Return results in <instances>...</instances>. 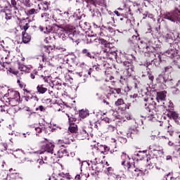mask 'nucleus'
<instances>
[{"label":"nucleus","instance_id":"1","mask_svg":"<svg viewBox=\"0 0 180 180\" xmlns=\"http://www.w3.org/2000/svg\"><path fill=\"white\" fill-rule=\"evenodd\" d=\"M4 100L6 103H8V105L12 106V108H10V110H14V113L19 110V107H18L20 101V94H19V91L12 89L8 90V92L4 94Z\"/></svg>","mask_w":180,"mask_h":180},{"label":"nucleus","instance_id":"2","mask_svg":"<svg viewBox=\"0 0 180 180\" xmlns=\"http://www.w3.org/2000/svg\"><path fill=\"white\" fill-rule=\"evenodd\" d=\"M121 158H122V160L121 164L124 167L125 169H127V174L129 178H133L134 176H139L140 175V169L136 166H134V164L130 162L129 160H130V158L129 155H126V153H122V155H121Z\"/></svg>","mask_w":180,"mask_h":180},{"label":"nucleus","instance_id":"3","mask_svg":"<svg viewBox=\"0 0 180 180\" xmlns=\"http://www.w3.org/2000/svg\"><path fill=\"white\" fill-rule=\"evenodd\" d=\"M41 144H43L41 148L44 150V151L39 150L37 152V154H44V155L48 157L50 155V154L53 155L54 147H56L54 143L50 142L45 139L44 141H41Z\"/></svg>","mask_w":180,"mask_h":180},{"label":"nucleus","instance_id":"4","mask_svg":"<svg viewBox=\"0 0 180 180\" xmlns=\"http://www.w3.org/2000/svg\"><path fill=\"white\" fill-rule=\"evenodd\" d=\"M98 160V158H95V159L91 160V162L92 164L91 169L92 171H94V172L92 173L93 175L94 174H98L99 172H101L102 169L103 168V165H102V163H101V161Z\"/></svg>","mask_w":180,"mask_h":180},{"label":"nucleus","instance_id":"5","mask_svg":"<svg viewBox=\"0 0 180 180\" xmlns=\"http://www.w3.org/2000/svg\"><path fill=\"white\" fill-rule=\"evenodd\" d=\"M91 148L92 150H97L98 155L109 151V148L103 145H100L98 146H97L96 145H91Z\"/></svg>","mask_w":180,"mask_h":180},{"label":"nucleus","instance_id":"6","mask_svg":"<svg viewBox=\"0 0 180 180\" xmlns=\"http://www.w3.org/2000/svg\"><path fill=\"white\" fill-rule=\"evenodd\" d=\"M149 148L156 158H160V157L164 155V150L155 148V146H150Z\"/></svg>","mask_w":180,"mask_h":180},{"label":"nucleus","instance_id":"7","mask_svg":"<svg viewBox=\"0 0 180 180\" xmlns=\"http://www.w3.org/2000/svg\"><path fill=\"white\" fill-rule=\"evenodd\" d=\"M165 18L171 20V22H176L178 20V12L167 13Z\"/></svg>","mask_w":180,"mask_h":180},{"label":"nucleus","instance_id":"8","mask_svg":"<svg viewBox=\"0 0 180 180\" xmlns=\"http://www.w3.org/2000/svg\"><path fill=\"white\" fill-rule=\"evenodd\" d=\"M8 54H9V52L4 51L1 54H0V64L5 68L7 65H9L8 63H5V60L6 58H8ZM2 61V62H1Z\"/></svg>","mask_w":180,"mask_h":180},{"label":"nucleus","instance_id":"9","mask_svg":"<svg viewBox=\"0 0 180 180\" xmlns=\"http://www.w3.org/2000/svg\"><path fill=\"white\" fill-rule=\"evenodd\" d=\"M44 80L45 82H52L53 85H61V80L58 78H56L55 80H53L51 79V77L48 76V77H43L41 76Z\"/></svg>","mask_w":180,"mask_h":180},{"label":"nucleus","instance_id":"10","mask_svg":"<svg viewBox=\"0 0 180 180\" xmlns=\"http://www.w3.org/2000/svg\"><path fill=\"white\" fill-rule=\"evenodd\" d=\"M105 174L108 176V180H113L115 179V174L113 172V168L108 167L107 171L105 172Z\"/></svg>","mask_w":180,"mask_h":180},{"label":"nucleus","instance_id":"11","mask_svg":"<svg viewBox=\"0 0 180 180\" xmlns=\"http://www.w3.org/2000/svg\"><path fill=\"white\" fill-rule=\"evenodd\" d=\"M167 116L169 117V119H173L176 123H178V120L179 119V114H178L175 111H169V113H167Z\"/></svg>","mask_w":180,"mask_h":180},{"label":"nucleus","instance_id":"12","mask_svg":"<svg viewBox=\"0 0 180 180\" xmlns=\"http://www.w3.org/2000/svg\"><path fill=\"white\" fill-rule=\"evenodd\" d=\"M86 137H88V133L85 130V128H82L77 135V139H79V140H85Z\"/></svg>","mask_w":180,"mask_h":180},{"label":"nucleus","instance_id":"13","mask_svg":"<svg viewBox=\"0 0 180 180\" xmlns=\"http://www.w3.org/2000/svg\"><path fill=\"white\" fill-rule=\"evenodd\" d=\"M165 98H167V91H161L158 93L156 99L158 102H162L165 101Z\"/></svg>","mask_w":180,"mask_h":180},{"label":"nucleus","instance_id":"14","mask_svg":"<svg viewBox=\"0 0 180 180\" xmlns=\"http://www.w3.org/2000/svg\"><path fill=\"white\" fill-rule=\"evenodd\" d=\"M40 58L41 60L39 63V69L41 70V68L46 66V64H49V62H47V59H46V57H44V56H40Z\"/></svg>","mask_w":180,"mask_h":180},{"label":"nucleus","instance_id":"15","mask_svg":"<svg viewBox=\"0 0 180 180\" xmlns=\"http://www.w3.org/2000/svg\"><path fill=\"white\" fill-rule=\"evenodd\" d=\"M32 68V66H26L25 65H19L18 70L22 72H29Z\"/></svg>","mask_w":180,"mask_h":180},{"label":"nucleus","instance_id":"16","mask_svg":"<svg viewBox=\"0 0 180 180\" xmlns=\"http://www.w3.org/2000/svg\"><path fill=\"white\" fill-rule=\"evenodd\" d=\"M32 37H30V35H29V34L22 32V42L26 44V43H29V41H30Z\"/></svg>","mask_w":180,"mask_h":180},{"label":"nucleus","instance_id":"17","mask_svg":"<svg viewBox=\"0 0 180 180\" xmlns=\"http://www.w3.org/2000/svg\"><path fill=\"white\" fill-rule=\"evenodd\" d=\"M79 117H82V119H85V117L89 116V111L87 109L81 110L79 112Z\"/></svg>","mask_w":180,"mask_h":180},{"label":"nucleus","instance_id":"18","mask_svg":"<svg viewBox=\"0 0 180 180\" xmlns=\"http://www.w3.org/2000/svg\"><path fill=\"white\" fill-rule=\"evenodd\" d=\"M150 106L151 105H148L146 109V110H148V112H149V115L146 117V119H147V120H152L153 122H154V120H155V117H154V115L151 114V112H153V110H150Z\"/></svg>","mask_w":180,"mask_h":180},{"label":"nucleus","instance_id":"19","mask_svg":"<svg viewBox=\"0 0 180 180\" xmlns=\"http://www.w3.org/2000/svg\"><path fill=\"white\" fill-rule=\"evenodd\" d=\"M58 147H65L67 144H70V140L68 139H59L57 143Z\"/></svg>","mask_w":180,"mask_h":180},{"label":"nucleus","instance_id":"20","mask_svg":"<svg viewBox=\"0 0 180 180\" xmlns=\"http://www.w3.org/2000/svg\"><path fill=\"white\" fill-rule=\"evenodd\" d=\"M65 155H68V153L67 152V149H60L57 152V156L59 158H61Z\"/></svg>","mask_w":180,"mask_h":180},{"label":"nucleus","instance_id":"21","mask_svg":"<svg viewBox=\"0 0 180 180\" xmlns=\"http://www.w3.org/2000/svg\"><path fill=\"white\" fill-rule=\"evenodd\" d=\"M37 89L39 94H46V92H47V89L44 87L43 84L38 85Z\"/></svg>","mask_w":180,"mask_h":180},{"label":"nucleus","instance_id":"22","mask_svg":"<svg viewBox=\"0 0 180 180\" xmlns=\"http://www.w3.org/2000/svg\"><path fill=\"white\" fill-rule=\"evenodd\" d=\"M86 6L89 8L90 12L92 11V7L95 6V0H86Z\"/></svg>","mask_w":180,"mask_h":180},{"label":"nucleus","instance_id":"23","mask_svg":"<svg viewBox=\"0 0 180 180\" xmlns=\"http://www.w3.org/2000/svg\"><path fill=\"white\" fill-rule=\"evenodd\" d=\"M167 179L169 180H180V174L178 176V174H174L172 176H171V173H169L167 176Z\"/></svg>","mask_w":180,"mask_h":180},{"label":"nucleus","instance_id":"24","mask_svg":"<svg viewBox=\"0 0 180 180\" xmlns=\"http://www.w3.org/2000/svg\"><path fill=\"white\" fill-rule=\"evenodd\" d=\"M11 89H8L7 86L1 87L0 86V95H4V97L5 96V94H8V91Z\"/></svg>","mask_w":180,"mask_h":180},{"label":"nucleus","instance_id":"25","mask_svg":"<svg viewBox=\"0 0 180 180\" xmlns=\"http://www.w3.org/2000/svg\"><path fill=\"white\" fill-rule=\"evenodd\" d=\"M53 179L55 180H64V172H60L56 175H54Z\"/></svg>","mask_w":180,"mask_h":180},{"label":"nucleus","instance_id":"26","mask_svg":"<svg viewBox=\"0 0 180 180\" xmlns=\"http://www.w3.org/2000/svg\"><path fill=\"white\" fill-rule=\"evenodd\" d=\"M77 130H78V128L75 124L70 125L69 127V131H70V133H77Z\"/></svg>","mask_w":180,"mask_h":180},{"label":"nucleus","instance_id":"27","mask_svg":"<svg viewBox=\"0 0 180 180\" xmlns=\"http://www.w3.org/2000/svg\"><path fill=\"white\" fill-rule=\"evenodd\" d=\"M39 11L40 10H39V8L38 9L32 8V9L27 11V15H34L36 13H39Z\"/></svg>","mask_w":180,"mask_h":180},{"label":"nucleus","instance_id":"28","mask_svg":"<svg viewBox=\"0 0 180 180\" xmlns=\"http://www.w3.org/2000/svg\"><path fill=\"white\" fill-rule=\"evenodd\" d=\"M47 155L43 154L42 156H41V160H38V162L39 164V165H43V164H44V162L43 161V160H44V161H47Z\"/></svg>","mask_w":180,"mask_h":180},{"label":"nucleus","instance_id":"29","mask_svg":"<svg viewBox=\"0 0 180 180\" xmlns=\"http://www.w3.org/2000/svg\"><path fill=\"white\" fill-rule=\"evenodd\" d=\"M144 157H146V153L139 152L138 154H136V160L139 161L140 160H143Z\"/></svg>","mask_w":180,"mask_h":180},{"label":"nucleus","instance_id":"30","mask_svg":"<svg viewBox=\"0 0 180 180\" xmlns=\"http://www.w3.org/2000/svg\"><path fill=\"white\" fill-rule=\"evenodd\" d=\"M41 18L43 20H44V22H49V19H50V16L49 15V14H47V13L41 14Z\"/></svg>","mask_w":180,"mask_h":180},{"label":"nucleus","instance_id":"31","mask_svg":"<svg viewBox=\"0 0 180 180\" xmlns=\"http://www.w3.org/2000/svg\"><path fill=\"white\" fill-rule=\"evenodd\" d=\"M115 106H120V105H124V101L122 98H119L117 101L115 103Z\"/></svg>","mask_w":180,"mask_h":180},{"label":"nucleus","instance_id":"32","mask_svg":"<svg viewBox=\"0 0 180 180\" xmlns=\"http://www.w3.org/2000/svg\"><path fill=\"white\" fill-rule=\"evenodd\" d=\"M94 41H96V43H100L101 44H106V40L103 39H94Z\"/></svg>","mask_w":180,"mask_h":180},{"label":"nucleus","instance_id":"33","mask_svg":"<svg viewBox=\"0 0 180 180\" xmlns=\"http://www.w3.org/2000/svg\"><path fill=\"white\" fill-rule=\"evenodd\" d=\"M41 5L42 6H44V9L46 10L49 8V3H47L46 1H41L39 6Z\"/></svg>","mask_w":180,"mask_h":180},{"label":"nucleus","instance_id":"34","mask_svg":"<svg viewBox=\"0 0 180 180\" xmlns=\"http://www.w3.org/2000/svg\"><path fill=\"white\" fill-rule=\"evenodd\" d=\"M162 79L164 82H167V79H165V78L162 75H159V77L157 79V81H158V82H162Z\"/></svg>","mask_w":180,"mask_h":180},{"label":"nucleus","instance_id":"35","mask_svg":"<svg viewBox=\"0 0 180 180\" xmlns=\"http://www.w3.org/2000/svg\"><path fill=\"white\" fill-rule=\"evenodd\" d=\"M122 178H123V179L126 178V176H124V174H123L122 176L116 175V174H115V178L113 179V180H122Z\"/></svg>","mask_w":180,"mask_h":180},{"label":"nucleus","instance_id":"36","mask_svg":"<svg viewBox=\"0 0 180 180\" xmlns=\"http://www.w3.org/2000/svg\"><path fill=\"white\" fill-rule=\"evenodd\" d=\"M22 4L25 6H27V8H30V0H23Z\"/></svg>","mask_w":180,"mask_h":180},{"label":"nucleus","instance_id":"37","mask_svg":"<svg viewBox=\"0 0 180 180\" xmlns=\"http://www.w3.org/2000/svg\"><path fill=\"white\" fill-rule=\"evenodd\" d=\"M63 179L65 180V179H68V180H70L71 179V175H70V173H64V176H63Z\"/></svg>","mask_w":180,"mask_h":180},{"label":"nucleus","instance_id":"38","mask_svg":"<svg viewBox=\"0 0 180 180\" xmlns=\"http://www.w3.org/2000/svg\"><path fill=\"white\" fill-rule=\"evenodd\" d=\"M82 53L83 54H86V56L87 57H90L91 58V53H89V51H88L86 49H83L82 50Z\"/></svg>","mask_w":180,"mask_h":180},{"label":"nucleus","instance_id":"39","mask_svg":"<svg viewBox=\"0 0 180 180\" xmlns=\"http://www.w3.org/2000/svg\"><path fill=\"white\" fill-rule=\"evenodd\" d=\"M62 18L63 19H68V12H65L62 13Z\"/></svg>","mask_w":180,"mask_h":180},{"label":"nucleus","instance_id":"40","mask_svg":"<svg viewBox=\"0 0 180 180\" xmlns=\"http://www.w3.org/2000/svg\"><path fill=\"white\" fill-rule=\"evenodd\" d=\"M34 4H38L39 10L41 9L40 7V4L41 3V0H34Z\"/></svg>","mask_w":180,"mask_h":180},{"label":"nucleus","instance_id":"41","mask_svg":"<svg viewBox=\"0 0 180 180\" xmlns=\"http://www.w3.org/2000/svg\"><path fill=\"white\" fill-rule=\"evenodd\" d=\"M36 110H40V112H44V107H43V105H40L36 108Z\"/></svg>","mask_w":180,"mask_h":180},{"label":"nucleus","instance_id":"42","mask_svg":"<svg viewBox=\"0 0 180 180\" xmlns=\"http://www.w3.org/2000/svg\"><path fill=\"white\" fill-rule=\"evenodd\" d=\"M108 131H115V127L112 125H108Z\"/></svg>","mask_w":180,"mask_h":180},{"label":"nucleus","instance_id":"43","mask_svg":"<svg viewBox=\"0 0 180 180\" xmlns=\"http://www.w3.org/2000/svg\"><path fill=\"white\" fill-rule=\"evenodd\" d=\"M11 19H12V15H11V14L6 13V20H11Z\"/></svg>","mask_w":180,"mask_h":180},{"label":"nucleus","instance_id":"44","mask_svg":"<svg viewBox=\"0 0 180 180\" xmlns=\"http://www.w3.org/2000/svg\"><path fill=\"white\" fill-rule=\"evenodd\" d=\"M168 106L170 108V110H172L174 109V103H172V102H169Z\"/></svg>","mask_w":180,"mask_h":180},{"label":"nucleus","instance_id":"45","mask_svg":"<svg viewBox=\"0 0 180 180\" xmlns=\"http://www.w3.org/2000/svg\"><path fill=\"white\" fill-rule=\"evenodd\" d=\"M31 99H32V101H35V102L39 101V98H37V96H32Z\"/></svg>","mask_w":180,"mask_h":180},{"label":"nucleus","instance_id":"46","mask_svg":"<svg viewBox=\"0 0 180 180\" xmlns=\"http://www.w3.org/2000/svg\"><path fill=\"white\" fill-rule=\"evenodd\" d=\"M148 78L150 79L152 82L154 80V76H153L151 74L148 75Z\"/></svg>","mask_w":180,"mask_h":180},{"label":"nucleus","instance_id":"47","mask_svg":"<svg viewBox=\"0 0 180 180\" xmlns=\"http://www.w3.org/2000/svg\"><path fill=\"white\" fill-rule=\"evenodd\" d=\"M29 29V25L27 24H26L25 26H24V32L25 33H26V31L27 30Z\"/></svg>","mask_w":180,"mask_h":180},{"label":"nucleus","instance_id":"48","mask_svg":"<svg viewBox=\"0 0 180 180\" xmlns=\"http://www.w3.org/2000/svg\"><path fill=\"white\" fill-rule=\"evenodd\" d=\"M138 95L137 94H133L130 96V98H132L133 99H136L137 98Z\"/></svg>","mask_w":180,"mask_h":180},{"label":"nucleus","instance_id":"49","mask_svg":"<svg viewBox=\"0 0 180 180\" xmlns=\"http://www.w3.org/2000/svg\"><path fill=\"white\" fill-rule=\"evenodd\" d=\"M75 179H76V180H79V179H81V175L77 174V175L75 176Z\"/></svg>","mask_w":180,"mask_h":180},{"label":"nucleus","instance_id":"50","mask_svg":"<svg viewBox=\"0 0 180 180\" xmlns=\"http://www.w3.org/2000/svg\"><path fill=\"white\" fill-rule=\"evenodd\" d=\"M103 120H104V122H105V123H109V122H110V120L108 117L104 118Z\"/></svg>","mask_w":180,"mask_h":180},{"label":"nucleus","instance_id":"51","mask_svg":"<svg viewBox=\"0 0 180 180\" xmlns=\"http://www.w3.org/2000/svg\"><path fill=\"white\" fill-rule=\"evenodd\" d=\"M168 145L170 146V147H172V146H174V143L172 141H169L168 142Z\"/></svg>","mask_w":180,"mask_h":180},{"label":"nucleus","instance_id":"52","mask_svg":"<svg viewBox=\"0 0 180 180\" xmlns=\"http://www.w3.org/2000/svg\"><path fill=\"white\" fill-rule=\"evenodd\" d=\"M121 139H122L123 143H126V141H127V139H126V138H124L123 136H121Z\"/></svg>","mask_w":180,"mask_h":180},{"label":"nucleus","instance_id":"53","mask_svg":"<svg viewBox=\"0 0 180 180\" xmlns=\"http://www.w3.org/2000/svg\"><path fill=\"white\" fill-rule=\"evenodd\" d=\"M35 130L38 131V133H41V129L40 128H36Z\"/></svg>","mask_w":180,"mask_h":180},{"label":"nucleus","instance_id":"54","mask_svg":"<svg viewBox=\"0 0 180 180\" xmlns=\"http://www.w3.org/2000/svg\"><path fill=\"white\" fill-rule=\"evenodd\" d=\"M177 20H180V12L177 13Z\"/></svg>","mask_w":180,"mask_h":180},{"label":"nucleus","instance_id":"55","mask_svg":"<svg viewBox=\"0 0 180 180\" xmlns=\"http://www.w3.org/2000/svg\"><path fill=\"white\" fill-rule=\"evenodd\" d=\"M134 6H140V4H139L137 2H134Z\"/></svg>","mask_w":180,"mask_h":180},{"label":"nucleus","instance_id":"56","mask_svg":"<svg viewBox=\"0 0 180 180\" xmlns=\"http://www.w3.org/2000/svg\"><path fill=\"white\" fill-rule=\"evenodd\" d=\"M156 169H158V171H162V169H161V167L156 166L155 167Z\"/></svg>","mask_w":180,"mask_h":180},{"label":"nucleus","instance_id":"57","mask_svg":"<svg viewBox=\"0 0 180 180\" xmlns=\"http://www.w3.org/2000/svg\"><path fill=\"white\" fill-rule=\"evenodd\" d=\"M114 13H115L117 15V16H120V14L119 13V11H114Z\"/></svg>","mask_w":180,"mask_h":180},{"label":"nucleus","instance_id":"58","mask_svg":"<svg viewBox=\"0 0 180 180\" xmlns=\"http://www.w3.org/2000/svg\"><path fill=\"white\" fill-rule=\"evenodd\" d=\"M30 77H31L32 79H34V78H35L34 74H33V73H31Z\"/></svg>","mask_w":180,"mask_h":180},{"label":"nucleus","instance_id":"59","mask_svg":"<svg viewBox=\"0 0 180 180\" xmlns=\"http://www.w3.org/2000/svg\"><path fill=\"white\" fill-rule=\"evenodd\" d=\"M17 82H18V84H19L20 86L22 88V84H20V80L18 79Z\"/></svg>","mask_w":180,"mask_h":180},{"label":"nucleus","instance_id":"60","mask_svg":"<svg viewBox=\"0 0 180 180\" xmlns=\"http://www.w3.org/2000/svg\"><path fill=\"white\" fill-rule=\"evenodd\" d=\"M148 18H150V19H153V15L152 14H148Z\"/></svg>","mask_w":180,"mask_h":180},{"label":"nucleus","instance_id":"61","mask_svg":"<svg viewBox=\"0 0 180 180\" xmlns=\"http://www.w3.org/2000/svg\"><path fill=\"white\" fill-rule=\"evenodd\" d=\"M111 141H112V143H116V139H111Z\"/></svg>","mask_w":180,"mask_h":180},{"label":"nucleus","instance_id":"62","mask_svg":"<svg viewBox=\"0 0 180 180\" xmlns=\"http://www.w3.org/2000/svg\"><path fill=\"white\" fill-rule=\"evenodd\" d=\"M10 72H13V74H14L15 75H18V72H12V71H10Z\"/></svg>","mask_w":180,"mask_h":180},{"label":"nucleus","instance_id":"63","mask_svg":"<svg viewBox=\"0 0 180 180\" xmlns=\"http://www.w3.org/2000/svg\"><path fill=\"white\" fill-rule=\"evenodd\" d=\"M91 71H92V69H91V68H90V70L88 72L89 75H91Z\"/></svg>","mask_w":180,"mask_h":180},{"label":"nucleus","instance_id":"64","mask_svg":"<svg viewBox=\"0 0 180 180\" xmlns=\"http://www.w3.org/2000/svg\"><path fill=\"white\" fill-rule=\"evenodd\" d=\"M45 43H49V41L47 40V38L44 39Z\"/></svg>","mask_w":180,"mask_h":180}]
</instances>
